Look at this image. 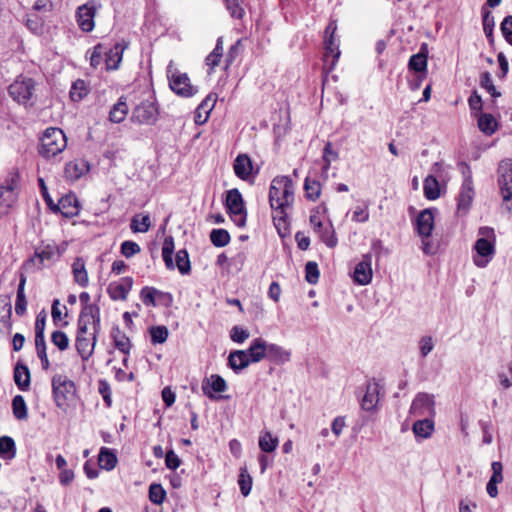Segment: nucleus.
Wrapping results in <instances>:
<instances>
[{
    "label": "nucleus",
    "mask_w": 512,
    "mask_h": 512,
    "mask_svg": "<svg viewBox=\"0 0 512 512\" xmlns=\"http://www.w3.org/2000/svg\"><path fill=\"white\" fill-rule=\"evenodd\" d=\"M40 140L39 154L47 159L55 157L67 146L66 136L59 128H47Z\"/></svg>",
    "instance_id": "4"
},
{
    "label": "nucleus",
    "mask_w": 512,
    "mask_h": 512,
    "mask_svg": "<svg viewBox=\"0 0 512 512\" xmlns=\"http://www.w3.org/2000/svg\"><path fill=\"white\" fill-rule=\"evenodd\" d=\"M12 305L9 296H0V321L11 326Z\"/></svg>",
    "instance_id": "44"
},
{
    "label": "nucleus",
    "mask_w": 512,
    "mask_h": 512,
    "mask_svg": "<svg viewBox=\"0 0 512 512\" xmlns=\"http://www.w3.org/2000/svg\"><path fill=\"white\" fill-rule=\"evenodd\" d=\"M498 174V184L505 208L512 214V164L502 162Z\"/></svg>",
    "instance_id": "10"
},
{
    "label": "nucleus",
    "mask_w": 512,
    "mask_h": 512,
    "mask_svg": "<svg viewBox=\"0 0 512 512\" xmlns=\"http://www.w3.org/2000/svg\"><path fill=\"white\" fill-rule=\"evenodd\" d=\"M410 414L413 416H434L435 415V401L434 396L428 393H418L410 407Z\"/></svg>",
    "instance_id": "13"
},
{
    "label": "nucleus",
    "mask_w": 512,
    "mask_h": 512,
    "mask_svg": "<svg viewBox=\"0 0 512 512\" xmlns=\"http://www.w3.org/2000/svg\"><path fill=\"white\" fill-rule=\"evenodd\" d=\"M92 323L93 330H95V334H99L100 332V308L96 304H91L87 306H83L79 318L78 325L82 332H84V327H88V325Z\"/></svg>",
    "instance_id": "15"
},
{
    "label": "nucleus",
    "mask_w": 512,
    "mask_h": 512,
    "mask_svg": "<svg viewBox=\"0 0 512 512\" xmlns=\"http://www.w3.org/2000/svg\"><path fill=\"white\" fill-rule=\"evenodd\" d=\"M16 455V445L14 440L9 436L0 437V457L11 460Z\"/></svg>",
    "instance_id": "35"
},
{
    "label": "nucleus",
    "mask_w": 512,
    "mask_h": 512,
    "mask_svg": "<svg viewBox=\"0 0 512 512\" xmlns=\"http://www.w3.org/2000/svg\"><path fill=\"white\" fill-rule=\"evenodd\" d=\"M51 209L59 211L66 218H72L79 213L78 200L75 195L68 194L61 197L58 204H54Z\"/></svg>",
    "instance_id": "21"
},
{
    "label": "nucleus",
    "mask_w": 512,
    "mask_h": 512,
    "mask_svg": "<svg viewBox=\"0 0 512 512\" xmlns=\"http://www.w3.org/2000/svg\"><path fill=\"white\" fill-rule=\"evenodd\" d=\"M227 384L223 377H221L218 374H212L210 377L204 378L202 381V390L203 393L209 398V399H222L225 398L224 396H215V393H222L226 391Z\"/></svg>",
    "instance_id": "17"
},
{
    "label": "nucleus",
    "mask_w": 512,
    "mask_h": 512,
    "mask_svg": "<svg viewBox=\"0 0 512 512\" xmlns=\"http://www.w3.org/2000/svg\"><path fill=\"white\" fill-rule=\"evenodd\" d=\"M13 415L18 420H25L28 417L26 402L21 395H16L12 400Z\"/></svg>",
    "instance_id": "39"
},
{
    "label": "nucleus",
    "mask_w": 512,
    "mask_h": 512,
    "mask_svg": "<svg viewBox=\"0 0 512 512\" xmlns=\"http://www.w3.org/2000/svg\"><path fill=\"white\" fill-rule=\"evenodd\" d=\"M14 381L21 391H27L30 387V371L29 368L18 362L14 367Z\"/></svg>",
    "instance_id": "26"
},
{
    "label": "nucleus",
    "mask_w": 512,
    "mask_h": 512,
    "mask_svg": "<svg viewBox=\"0 0 512 512\" xmlns=\"http://www.w3.org/2000/svg\"><path fill=\"white\" fill-rule=\"evenodd\" d=\"M132 285L133 279L131 277H124L120 282L110 283L107 292L113 300H126Z\"/></svg>",
    "instance_id": "22"
},
{
    "label": "nucleus",
    "mask_w": 512,
    "mask_h": 512,
    "mask_svg": "<svg viewBox=\"0 0 512 512\" xmlns=\"http://www.w3.org/2000/svg\"><path fill=\"white\" fill-rule=\"evenodd\" d=\"M158 119V108L154 101L146 100L137 105L131 120L138 124L152 125Z\"/></svg>",
    "instance_id": "11"
},
{
    "label": "nucleus",
    "mask_w": 512,
    "mask_h": 512,
    "mask_svg": "<svg viewBox=\"0 0 512 512\" xmlns=\"http://www.w3.org/2000/svg\"><path fill=\"white\" fill-rule=\"evenodd\" d=\"M140 251V246L134 241L126 240L121 244V253L126 258H130Z\"/></svg>",
    "instance_id": "59"
},
{
    "label": "nucleus",
    "mask_w": 512,
    "mask_h": 512,
    "mask_svg": "<svg viewBox=\"0 0 512 512\" xmlns=\"http://www.w3.org/2000/svg\"><path fill=\"white\" fill-rule=\"evenodd\" d=\"M128 105L126 98L121 96L109 112V120L113 123H121L127 116Z\"/></svg>",
    "instance_id": "30"
},
{
    "label": "nucleus",
    "mask_w": 512,
    "mask_h": 512,
    "mask_svg": "<svg viewBox=\"0 0 512 512\" xmlns=\"http://www.w3.org/2000/svg\"><path fill=\"white\" fill-rule=\"evenodd\" d=\"M167 77L171 90L181 97L189 98L198 92V88L191 85L188 75L178 71L172 62L167 67Z\"/></svg>",
    "instance_id": "6"
},
{
    "label": "nucleus",
    "mask_w": 512,
    "mask_h": 512,
    "mask_svg": "<svg viewBox=\"0 0 512 512\" xmlns=\"http://www.w3.org/2000/svg\"><path fill=\"white\" fill-rule=\"evenodd\" d=\"M166 497V491L161 484L153 483L149 487V499L152 503L160 505Z\"/></svg>",
    "instance_id": "53"
},
{
    "label": "nucleus",
    "mask_w": 512,
    "mask_h": 512,
    "mask_svg": "<svg viewBox=\"0 0 512 512\" xmlns=\"http://www.w3.org/2000/svg\"><path fill=\"white\" fill-rule=\"evenodd\" d=\"M88 93V88L84 80L78 79L73 82L70 90V98L73 101L82 100Z\"/></svg>",
    "instance_id": "48"
},
{
    "label": "nucleus",
    "mask_w": 512,
    "mask_h": 512,
    "mask_svg": "<svg viewBox=\"0 0 512 512\" xmlns=\"http://www.w3.org/2000/svg\"><path fill=\"white\" fill-rule=\"evenodd\" d=\"M250 360L248 352L245 350H234L231 351L228 356V366L235 372L239 373L243 369L249 366Z\"/></svg>",
    "instance_id": "24"
},
{
    "label": "nucleus",
    "mask_w": 512,
    "mask_h": 512,
    "mask_svg": "<svg viewBox=\"0 0 512 512\" xmlns=\"http://www.w3.org/2000/svg\"><path fill=\"white\" fill-rule=\"evenodd\" d=\"M266 343L262 338H256L252 341L250 347L246 350L251 363H257L266 358Z\"/></svg>",
    "instance_id": "27"
},
{
    "label": "nucleus",
    "mask_w": 512,
    "mask_h": 512,
    "mask_svg": "<svg viewBox=\"0 0 512 512\" xmlns=\"http://www.w3.org/2000/svg\"><path fill=\"white\" fill-rule=\"evenodd\" d=\"M480 238L477 239L474 245L476 255L473 257L474 264L477 267H485L495 254V241L496 236L494 229L491 227L479 228Z\"/></svg>",
    "instance_id": "3"
},
{
    "label": "nucleus",
    "mask_w": 512,
    "mask_h": 512,
    "mask_svg": "<svg viewBox=\"0 0 512 512\" xmlns=\"http://www.w3.org/2000/svg\"><path fill=\"white\" fill-rule=\"evenodd\" d=\"M423 189L425 197L429 200H435L440 195L439 182L432 175H429L425 178Z\"/></svg>",
    "instance_id": "36"
},
{
    "label": "nucleus",
    "mask_w": 512,
    "mask_h": 512,
    "mask_svg": "<svg viewBox=\"0 0 512 512\" xmlns=\"http://www.w3.org/2000/svg\"><path fill=\"white\" fill-rule=\"evenodd\" d=\"M380 385L375 379L368 381L365 394L361 400V408L365 411H374L379 402Z\"/></svg>",
    "instance_id": "19"
},
{
    "label": "nucleus",
    "mask_w": 512,
    "mask_h": 512,
    "mask_svg": "<svg viewBox=\"0 0 512 512\" xmlns=\"http://www.w3.org/2000/svg\"><path fill=\"white\" fill-rule=\"evenodd\" d=\"M464 181L462 183L459 195H458V203H457V212L459 214H466L472 204L474 198V188L472 182V176L470 167L468 165H463Z\"/></svg>",
    "instance_id": "9"
},
{
    "label": "nucleus",
    "mask_w": 512,
    "mask_h": 512,
    "mask_svg": "<svg viewBox=\"0 0 512 512\" xmlns=\"http://www.w3.org/2000/svg\"><path fill=\"white\" fill-rule=\"evenodd\" d=\"M106 53L104 46L102 44H97L92 51L90 56V64L92 67L97 68L102 60V55Z\"/></svg>",
    "instance_id": "63"
},
{
    "label": "nucleus",
    "mask_w": 512,
    "mask_h": 512,
    "mask_svg": "<svg viewBox=\"0 0 512 512\" xmlns=\"http://www.w3.org/2000/svg\"><path fill=\"white\" fill-rule=\"evenodd\" d=\"M89 171V164L83 159H76L65 165L64 175L67 180L75 181Z\"/></svg>",
    "instance_id": "23"
},
{
    "label": "nucleus",
    "mask_w": 512,
    "mask_h": 512,
    "mask_svg": "<svg viewBox=\"0 0 512 512\" xmlns=\"http://www.w3.org/2000/svg\"><path fill=\"white\" fill-rule=\"evenodd\" d=\"M230 16L241 19L244 16L243 0H223Z\"/></svg>",
    "instance_id": "50"
},
{
    "label": "nucleus",
    "mask_w": 512,
    "mask_h": 512,
    "mask_svg": "<svg viewBox=\"0 0 512 512\" xmlns=\"http://www.w3.org/2000/svg\"><path fill=\"white\" fill-rule=\"evenodd\" d=\"M267 355L266 358L274 362L275 364H284L285 362L290 360V352L283 349L281 346L277 344H268L266 343Z\"/></svg>",
    "instance_id": "28"
},
{
    "label": "nucleus",
    "mask_w": 512,
    "mask_h": 512,
    "mask_svg": "<svg viewBox=\"0 0 512 512\" xmlns=\"http://www.w3.org/2000/svg\"><path fill=\"white\" fill-rule=\"evenodd\" d=\"M97 9L98 7L94 0H90L77 8L76 20L82 31L91 32L94 29V18L96 16Z\"/></svg>",
    "instance_id": "12"
},
{
    "label": "nucleus",
    "mask_w": 512,
    "mask_h": 512,
    "mask_svg": "<svg viewBox=\"0 0 512 512\" xmlns=\"http://www.w3.org/2000/svg\"><path fill=\"white\" fill-rule=\"evenodd\" d=\"M124 47L120 44H115L108 52H106V67L108 70H115L118 68L123 54Z\"/></svg>",
    "instance_id": "33"
},
{
    "label": "nucleus",
    "mask_w": 512,
    "mask_h": 512,
    "mask_svg": "<svg viewBox=\"0 0 512 512\" xmlns=\"http://www.w3.org/2000/svg\"><path fill=\"white\" fill-rule=\"evenodd\" d=\"M434 348L431 336H423L419 341V349L422 357H426Z\"/></svg>",
    "instance_id": "64"
},
{
    "label": "nucleus",
    "mask_w": 512,
    "mask_h": 512,
    "mask_svg": "<svg viewBox=\"0 0 512 512\" xmlns=\"http://www.w3.org/2000/svg\"><path fill=\"white\" fill-rule=\"evenodd\" d=\"M480 86L487 90V92L493 97L498 98L501 96V93L497 91L496 87L493 84L491 74L488 71L481 73L480 75Z\"/></svg>",
    "instance_id": "54"
},
{
    "label": "nucleus",
    "mask_w": 512,
    "mask_h": 512,
    "mask_svg": "<svg viewBox=\"0 0 512 512\" xmlns=\"http://www.w3.org/2000/svg\"><path fill=\"white\" fill-rule=\"evenodd\" d=\"M277 445L278 439L276 437H272L270 432L264 433L259 438V447L263 452H273L276 449Z\"/></svg>",
    "instance_id": "51"
},
{
    "label": "nucleus",
    "mask_w": 512,
    "mask_h": 512,
    "mask_svg": "<svg viewBox=\"0 0 512 512\" xmlns=\"http://www.w3.org/2000/svg\"><path fill=\"white\" fill-rule=\"evenodd\" d=\"M161 292L154 287H144L140 292V297L143 303L147 306H156L155 296Z\"/></svg>",
    "instance_id": "56"
},
{
    "label": "nucleus",
    "mask_w": 512,
    "mask_h": 512,
    "mask_svg": "<svg viewBox=\"0 0 512 512\" xmlns=\"http://www.w3.org/2000/svg\"><path fill=\"white\" fill-rule=\"evenodd\" d=\"M51 386L54 402L59 409L67 412L75 407L78 395L74 381L65 375L56 374L52 377Z\"/></svg>",
    "instance_id": "2"
},
{
    "label": "nucleus",
    "mask_w": 512,
    "mask_h": 512,
    "mask_svg": "<svg viewBox=\"0 0 512 512\" xmlns=\"http://www.w3.org/2000/svg\"><path fill=\"white\" fill-rule=\"evenodd\" d=\"M483 30L490 44L494 43L493 29H494V17L490 11L484 10L482 13Z\"/></svg>",
    "instance_id": "49"
},
{
    "label": "nucleus",
    "mask_w": 512,
    "mask_h": 512,
    "mask_svg": "<svg viewBox=\"0 0 512 512\" xmlns=\"http://www.w3.org/2000/svg\"><path fill=\"white\" fill-rule=\"evenodd\" d=\"M294 202V185L288 176L275 177L269 189V203L274 211L273 221L280 232L287 227V208Z\"/></svg>",
    "instance_id": "1"
},
{
    "label": "nucleus",
    "mask_w": 512,
    "mask_h": 512,
    "mask_svg": "<svg viewBox=\"0 0 512 512\" xmlns=\"http://www.w3.org/2000/svg\"><path fill=\"white\" fill-rule=\"evenodd\" d=\"M319 234L320 239L330 248H333L337 245V237L335 235V231L332 228V225L323 227L320 229Z\"/></svg>",
    "instance_id": "55"
},
{
    "label": "nucleus",
    "mask_w": 512,
    "mask_h": 512,
    "mask_svg": "<svg viewBox=\"0 0 512 512\" xmlns=\"http://www.w3.org/2000/svg\"><path fill=\"white\" fill-rule=\"evenodd\" d=\"M72 272L75 282L81 287H86L89 283L88 273L85 269V263L82 258H76L72 265Z\"/></svg>",
    "instance_id": "32"
},
{
    "label": "nucleus",
    "mask_w": 512,
    "mask_h": 512,
    "mask_svg": "<svg viewBox=\"0 0 512 512\" xmlns=\"http://www.w3.org/2000/svg\"><path fill=\"white\" fill-rule=\"evenodd\" d=\"M152 344H163L166 342L169 331L166 326H152L149 328Z\"/></svg>",
    "instance_id": "47"
},
{
    "label": "nucleus",
    "mask_w": 512,
    "mask_h": 512,
    "mask_svg": "<svg viewBox=\"0 0 512 512\" xmlns=\"http://www.w3.org/2000/svg\"><path fill=\"white\" fill-rule=\"evenodd\" d=\"M151 226L150 216L148 214L136 215L132 218L130 228L134 233H145Z\"/></svg>",
    "instance_id": "40"
},
{
    "label": "nucleus",
    "mask_w": 512,
    "mask_h": 512,
    "mask_svg": "<svg viewBox=\"0 0 512 512\" xmlns=\"http://www.w3.org/2000/svg\"><path fill=\"white\" fill-rule=\"evenodd\" d=\"M427 45L423 44L420 51L410 57L408 62V68L411 71L418 73V80L421 81L426 77L427 74ZM420 86V82L413 86V89H417Z\"/></svg>",
    "instance_id": "16"
},
{
    "label": "nucleus",
    "mask_w": 512,
    "mask_h": 512,
    "mask_svg": "<svg viewBox=\"0 0 512 512\" xmlns=\"http://www.w3.org/2000/svg\"><path fill=\"white\" fill-rule=\"evenodd\" d=\"M8 91L12 99L19 104L31 107L35 103V81L32 78L18 77L10 84Z\"/></svg>",
    "instance_id": "5"
},
{
    "label": "nucleus",
    "mask_w": 512,
    "mask_h": 512,
    "mask_svg": "<svg viewBox=\"0 0 512 512\" xmlns=\"http://www.w3.org/2000/svg\"><path fill=\"white\" fill-rule=\"evenodd\" d=\"M336 25L335 23L331 22L328 24V26L325 29V35H324V57L323 61L325 66H328V70L331 71L334 69L339 56H340V50L339 46L335 41V32H336Z\"/></svg>",
    "instance_id": "8"
},
{
    "label": "nucleus",
    "mask_w": 512,
    "mask_h": 512,
    "mask_svg": "<svg viewBox=\"0 0 512 512\" xmlns=\"http://www.w3.org/2000/svg\"><path fill=\"white\" fill-rule=\"evenodd\" d=\"M88 327H84V332L81 331L80 326H77L76 334V350L83 361H87L93 354L98 334H95V330L92 333V339L89 340L86 337Z\"/></svg>",
    "instance_id": "14"
},
{
    "label": "nucleus",
    "mask_w": 512,
    "mask_h": 512,
    "mask_svg": "<svg viewBox=\"0 0 512 512\" xmlns=\"http://www.w3.org/2000/svg\"><path fill=\"white\" fill-rule=\"evenodd\" d=\"M305 196L310 201H316L321 193V185L316 180L306 178L304 182Z\"/></svg>",
    "instance_id": "43"
},
{
    "label": "nucleus",
    "mask_w": 512,
    "mask_h": 512,
    "mask_svg": "<svg viewBox=\"0 0 512 512\" xmlns=\"http://www.w3.org/2000/svg\"><path fill=\"white\" fill-rule=\"evenodd\" d=\"M210 240L215 247H224L230 242V234L225 229H213L210 232Z\"/></svg>",
    "instance_id": "45"
},
{
    "label": "nucleus",
    "mask_w": 512,
    "mask_h": 512,
    "mask_svg": "<svg viewBox=\"0 0 512 512\" xmlns=\"http://www.w3.org/2000/svg\"><path fill=\"white\" fill-rule=\"evenodd\" d=\"M165 464L168 469L176 470L181 465V459L174 450L170 449L165 454Z\"/></svg>",
    "instance_id": "62"
},
{
    "label": "nucleus",
    "mask_w": 512,
    "mask_h": 512,
    "mask_svg": "<svg viewBox=\"0 0 512 512\" xmlns=\"http://www.w3.org/2000/svg\"><path fill=\"white\" fill-rule=\"evenodd\" d=\"M98 461L101 468L112 470L117 464V457L108 448L102 447L99 453Z\"/></svg>",
    "instance_id": "38"
},
{
    "label": "nucleus",
    "mask_w": 512,
    "mask_h": 512,
    "mask_svg": "<svg viewBox=\"0 0 512 512\" xmlns=\"http://www.w3.org/2000/svg\"><path fill=\"white\" fill-rule=\"evenodd\" d=\"M242 45V39H238L228 50L225 58L226 68H228L238 57Z\"/></svg>",
    "instance_id": "60"
},
{
    "label": "nucleus",
    "mask_w": 512,
    "mask_h": 512,
    "mask_svg": "<svg viewBox=\"0 0 512 512\" xmlns=\"http://www.w3.org/2000/svg\"><path fill=\"white\" fill-rule=\"evenodd\" d=\"M230 337L236 343H243L249 338V332L240 326H234L230 331Z\"/></svg>",
    "instance_id": "61"
},
{
    "label": "nucleus",
    "mask_w": 512,
    "mask_h": 512,
    "mask_svg": "<svg viewBox=\"0 0 512 512\" xmlns=\"http://www.w3.org/2000/svg\"><path fill=\"white\" fill-rule=\"evenodd\" d=\"M238 484L240 487L241 494L246 497L250 494L252 489V477L247 471L246 467H242L240 469V474L238 478Z\"/></svg>",
    "instance_id": "46"
},
{
    "label": "nucleus",
    "mask_w": 512,
    "mask_h": 512,
    "mask_svg": "<svg viewBox=\"0 0 512 512\" xmlns=\"http://www.w3.org/2000/svg\"><path fill=\"white\" fill-rule=\"evenodd\" d=\"M173 252H174V241H173V238L170 236V237L165 238L163 247H162L163 260L165 262L167 269H170V270L175 268V264H174L173 258H172Z\"/></svg>",
    "instance_id": "41"
},
{
    "label": "nucleus",
    "mask_w": 512,
    "mask_h": 512,
    "mask_svg": "<svg viewBox=\"0 0 512 512\" xmlns=\"http://www.w3.org/2000/svg\"><path fill=\"white\" fill-rule=\"evenodd\" d=\"M372 256L371 254H364L361 261L355 266L353 272V279L359 285H367L372 280Z\"/></svg>",
    "instance_id": "18"
},
{
    "label": "nucleus",
    "mask_w": 512,
    "mask_h": 512,
    "mask_svg": "<svg viewBox=\"0 0 512 512\" xmlns=\"http://www.w3.org/2000/svg\"><path fill=\"white\" fill-rule=\"evenodd\" d=\"M54 255V248L48 245L41 251H36L34 256L29 259V263L40 269L45 265L46 261H51Z\"/></svg>",
    "instance_id": "34"
},
{
    "label": "nucleus",
    "mask_w": 512,
    "mask_h": 512,
    "mask_svg": "<svg viewBox=\"0 0 512 512\" xmlns=\"http://www.w3.org/2000/svg\"><path fill=\"white\" fill-rule=\"evenodd\" d=\"M19 175L17 173L11 175L10 178L5 180V183L0 185V198L8 193V201H15L16 193L15 190L17 188Z\"/></svg>",
    "instance_id": "37"
},
{
    "label": "nucleus",
    "mask_w": 512,
    "mask_h": 512,
    "mask_svg": "<svg viewBox=\"0 0 512 512\" xmlns=\"http://www.w3.org/2000/svg\"><path fill=\"white\" fill-rule=\"evenodd\" d=\"M416 231L422 238L431 236L434 228V214L433 209H424L421 211L415 221Z\"/></svg>",
    "instance_id": "20"
},
{
    "label": "nucleus",
    "mask_w": 512,
    "mask_h": 512,
    "mask_svg": "<svg viewBox=\"0 0 512 512\" xmlns=\"http://www.w3.org/2000/svg\"><path fill=\"white\" fill-rule=\"evenodd\" d=\"M225 206L233 222L238 227H243L246 223V209L243 197L238 189L234 188L227 191Z\"/></svg>",
    "instance_id": "7"
},
{
    "label": "nucleus",
    "mask_w": 512,
    "mask_h": 512,
    "mask_svg": "<svg viewBox=\"0 0 512 512\" xmlns=\"http://www.w3.org/2000/svg\"><path fill=\"white\" fill-rule=\"evenodd\" d=\"M52 343L61 351H64L69 346V338L66 333L57 330L54 331L51 335Z\"/></svg>",
    "instance_id": "57"
},
{
    "label": "nucleus",
    "mask_w": 512,
    "mask_h": 512,
    "mask_svg": "<svg viewBox=\"0 0 512 512\" xmlns=\"http://www.w3.org/2000/svg\"><path fill=\"white\" fill-rule=\"evenodd\" d=\"M111 337L114 342V346L122 353L128 355L131 349L130 339L124 332L120 330L118 326H114L111 330Z\"/></svg>",
    "instance_id": "29"
},
{
    "label": "nucleus",
    "mask_w": 512,
    "mask_h": 512,
    "mask_svg": "<svg viewBox=\"0 0 512 512\" xmlns=\"http://www.w3.org/2000/svg\"><path fill=\"white\" fill-rule=\"evenodd\" d=\"M306 281L310 284H316L319 280V269L316 262L309 261L305 266Z\"/></svg>",
    "instance_id": "58"
},
{
    "label": "nucleus",
    "mask_w": 512,
    "mask_h": 512,
    "mask_svg": "<svg viewBox=\"0 0 512 512\" xmlns=\"http://www.w3.org/2000/svg\"><path fill=\"white\" fill-rule=\"evenodd\" d=\"M234 172L242 180H247L251 175L252 161L246 154H239L234 161Z\"/></svg>",
    "instance_id": "25"
},
{
    "label": "nucleus",
    "mask_w": 512,
    "mask_h": 512,
    "mask_svg": "<svg viewBox=\"0 0 512 512\" xmlns=\"http://www.w3.org/2000/svg\"><path fill=\"white\" fill-rule=\"evenodd\" d=\"M412 431L416 437L427 439L434 431V422L430 418H424L414 422Z\"/></svg>",
    "instance_id": "31"
},
{
    "label": "nucleus",
    "mask_w": 512,
    "mask_h": 512,
    "mask_svg": "<svg viewBox=\"0 0 512 512\" xmlns=\"http://www.w3.org/2000/svg\"><path fill=\"white\" fill-rule=\"evenodd\" d=\"M478 127L486 135H491L496 131L497 123L491 114L483 113L478 119Z\"/></svg>",
    "instance_id": "42"
},
{
    "label": "nucleus",
    "mask_w": 512,
    "mask_h": 512,
    "mask_svg": "<svg viewBox=\"0 0 512 512\" xmlns=\"http://www.w3.org/2000/svg\"><path fill=\"white\" fill-rule=\"evenodd\" d=\"M176 266L181 274H188L191 270L188 252L181 249L176 253Z\"/></svg>",
    "instance_id": "52"
}]
</instances>
